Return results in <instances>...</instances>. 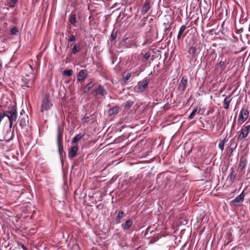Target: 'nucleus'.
<instances>
[{"label": "nucleus", "mask_w": 250, "mask_h": 250, "mask_svg": "<svg viewBox=\"0 0 250 250\" xmlns=\"http://www.w3.org/2000/svg\"><path fill=\"white\" fill-rule=\"evenodd\" d=\"M25 69L29 71V73L26 74L25 76L22 78L23 83L21 85V87L23 89H25V87H32L36 79L35 75L32 73L33 67L30 64H27L25 66Z\"/></svg>", "instance_id": "obj_1"}, {"label": "nucleus", "mask_w": 250, "mask_h": 250, "mask_svg": "<svg viewBox=\"0 0 250 250\" xmlns=\"http://www.w3.org/2000/svg\"><path fill=\"white\" fill-rule=\"evenodd\" d=\"M2 115L5 116V122L8 121L9 124L7 126L11 128L13 123L16 122L17 118V109L16 107H12L10 111H5Z\"/></svg>", "instance_id": "obj_2"}, {"label": "nucleus", "mask_w": 250, "mask_h": 250, "mask_svg": "<svg viewBox=\"0 0 250 250\" xmlns=\"http://www.w3.org/2000/svg\"><path fill=\"white\" fill-rule=\"evenodd\" d=\"M11 128L7 126V129H4L2 132H0V141L6 142L10 141L13 137V132L11 131Z\"/></svg>", "instance_id": "obj_3"}, {"label": "nucleus", "mask_w": 250, "mask_h": 250, "mask_svg": "<svg viewBox=\"0 0 250 250\" xmlns=\"http://www.w3.org/2000/svg\"><path fill=\"white\" fill-rule=\"evenodd\" d=\"M249 115V111L248 109L244 107L242 108L240 111L238 119V123H239L240 125H242L248 119Z\"/></svg>", "instance_id": "obj_4"}, {"label": "nucleus", "mask_w": 250, "mask_h": 250, "mask_svg": "<svg viewBox=\"0 0 250 250\" xmlns=\"http://www.w3.org/2000/svg\"><path fill=\"white\" fill-rule=\"evenodd\" d=\"M250 132V125H243L238 135V139L243 140L248 137Z\"/></svg>", "instance_id": "obj_5"}, {"label": "nucleus", "mask_w": 250, "mask_h": 250, "mask_svg": "<svg viewBox=\"0 0 250 250\" xmlns=\"http://www.w3.org/2000/svg\"><path fill=\"white\" fill-rule=\"evenodd\" d=\"M92 93L95 96L100 95L103 97H105L107 94V91L103 85L99 84L97 87L92 91Z\"/></svg>", "instance_id": "obj_6"}, {"label": "nucleus", "mask_w": 250, "mask_h": 250, "mask_svg": "<svg viewBox=\"0 0 250 250\" xmlns=\"http://www.w3.org/2000/svg\"><path fill=\"white\" fill-rule=\"evenodd\" d=\"M52 106V104L49 101L48 98L46 96L44 97L42 101V112L49 109Z\"/></svg>", "instance_id": "obj_7"}, {"label": "nucleus", "mask_w": 250, "mask_h": 250, "mask_svg": "<svg viewBox=\"0 0 250 250\" xmlns=\"http://www.w3.org/2000/svg\"><path fill=\"white\" fill-rule=\"evenodd\" d=\"M152 3L150 0H146L141 8V13L144 15L146 14L152 7Z\"/></svg>", "instance_id": "obj_8"}, {"label": "nucleus", "mask_w": 250, "mask_h": 250, "mask_svg": "<svg viewBox=\"0 0 250 250\" xmlns=\"http://www.w3.org/2000/svg\"><path fill=\"white\" fill-rule=\"evenodd\" d=\"M188 80L187 77L183 76L181 81L178 85V89L179 91L181 92L182 93H183L186 88H187V84L188 83Z\"/></svg>", "instance_id": "obj_9"}, {"label": "nucleus", "mask_w": 250, "mask_h": 250, "mask_svg": "<svg viewBox=\"0 0 250 250\" xmlns=\"http://www.w3.org/2000/svg\"><path fill=\"white\" fill-rule=\"evenodd\" d=\"M149 80L145 79L142 82H140L138 84V92H142L144 91L148 86Z\"/></svg>", "instance_id": "obj_10"}, {"label": "nucleus", "mask_w": 250, "mask_h": 250, "mask_svg": "<svg viewBox=\"0 0 250 250\" xmlns=\"http://www.w3.org/2000/svg\"><path fill=\"white\" fill-rule=\"evenodd\" d=\"M79 147L77 145L70 147L68 150V157L70 159H73L77 154Z\"/></svg>", "instance_id": "obj_11"}, {"label": "nucleus", "mask_w": 250, "mask_h": 250, "mask_svg": "<svg viewBox=\"0 0 250 250\" xmlns=\"http://www.w3.org/2000/svg\"><path fill=\"white\" fill-rule=\"evenodd\" d=\"M29 121V117L27 114H24L22 116L19 117V122L20 126L23 128L26 125Z\"/></svg>", "instance_id": "obj_12"}, {"label": "nucleus", "mask_w": 250, "mask_h": 250, "mask_svg": "<svg viewBox=\"0 0 250 250\" xmlns=\"http://www.w3.org/2000/svg\"><path fill=\"white\" fill-rule=\"evenodd\" d=\"M244 191L243 190L242 193L234 199L231 202L233 203L235 206H239L240 204L244 201Z\"/></svg>", "instance_id": "obj_13"}, {"label": "nucleus", "mask_w": 250, "mask_h": 250, "mask_svg": "<svg viewBox=\"0 0 250 250\" xmlns=\"http://www.w3.org/2000/svg\"><path fill=\"white\" fill-rule=\"evenodd\" d=\"M87 70L86 69H83L80 71L79 72L77 80V82H83L84 81V79L87 77Z\"/></svg>", "instance_id": "obj_14"}, {"label": "nucleus", "mask_w": 250, "mask_h": 250, "mask_svg": "<svg viewBox=\"0 0 250 250\" xmlns=\"http://www.w3.org/2000/svg\"><path fill=\"white\" fill-rule=\"evenodd\" d=\"M233 94V92H232L229 95L227 96L225 98V99L223 101V104H224L223 106L225 109H228L229 108V104L232 100V98H231V97L232 96Z\"/></svg>", "instance_id": "obj_15"}, {"label": "nucleus", "mask_w": 250, "mask_h": 250, "mask_svg": "<svg viewBox=\"0 0 250 250\" xmlns=\"http://www.w3.org/2000/svg\"><path fill=\"white\" fill-rule=\"evenodd\" d=\"M133 221L131 219L126 220L125 223L122 224L121 227L124 230L129 229L132 226Z\"/></svg>", "instance_id": "obj_16"}, {"label": "nucleus", "mask_w": 250, "mask_h": 250, "mask_svg": "<svg viewBox=\"0 0 250 250\" xmlns=\"http://www.w3.org/2000/svg\"><path fill=\"white\" fill-rule=\"evenodd\" d=\"M5 5L11 8L15 7L18 4V0H5Z\"/></svg>", "instance_id": "obj_17"}, {"label": "nucleus", "mask_w": 250, "mask_h": 250, "mask_svg": "<svg viewBox=\"0 0 250 250\" xmlns=\"http://www.w3.org/2000/svg\"><path fill=\"white\" fill-rule=\"evenodd\" d=\"M247 160L245 158H241L240 159V163L238 166V169L242 171L246 166Z\"/></svg>", "instance_id": "obj_18"}, {"label": "nucleus", "mask_w": 250, "mask_h": 250, "mask_svg": "<svg viewBox=\"0 0 250 250\" xmlns=\"http://www.w3.org/2000/svg\"><path fill=\"white\" fill-rule=\"evenodd\" d=\"M62 132L61 131L60 128H58L57 132V145L62 144Z\"/></svg>", "instance_id": "obj_19"}, {"label": "nucleus", "mask_w": 250, "mask_h": 250, "mask_svg": "<svg viewBox=\"0 0 250 250\" xmlns=\"http://www.w3.org/2000/svg\"><path fill=\"white\" fill-rule=\"evenodd\" d=\"M125 216V213L123 211L120 210L115 218V221L117 222V223H120V220Z\"/></svg>", "instance_id": "obj_20"}, {"label": "nucleus", "mask_w": 250, "mask_h": 250, "mask_svg": "<svg viewBox=\"0 0 250 250\" xmlns=\"http://www.w3.org/2000/svg\"><path fill=\"white\" fill-rule=\"evenodd\" d=\"M236 176V172L232 169H231V172L228 178V179L231 184L233 183L235 179Z\"/></svg>", "instance_id": "obj_21"}, {"label": "nucleus", "mask_w": 250, "mask_h": 250, "mask_svg": "<svg viewBox=\"0 0 250 250\" xmlns=\"http://www.w3.org/2000/svg\"><path fill=\"white\" fill-rule=\"evenodd\" d=\"M119 108L118 106H114L112 107V108H110L108 110V114L109 115H116L117 114V113L119 111Z\"/></svg>", "instance_id": "obj_22"}, {"label": "nucleus", "mask_w": 250, "mask_h": 250, "mask_svg": "<svg viewBox=\"0 0 250 250\" xmlns=\"http://www.w3.org/2000/svg\"><path fill=\"white\" fill-rule=\"evenodd\" d=\"M94 85L95 84L92 81H90L89 83L86 85L84 92L85 93L89 92Z\"/></svg>", "instance_id": "obj_23"}, {"label": "nucleus", "mask_w": 250, "mask_h": 250, "mask_svg": "<svg viewBox=\"0 0 250 250\" xmlns=\"http://www.w3.org/2000/svg\"><path fill=\"white\" fill-rule=\"evenodd\" d=\"M69 22L70 24L75 25L76 23V14H71L69 17Z\"/></svg>", "instance_id": "obj_24"}, {"label": "nucleus", "mask_w": 250, "mask_h": 250, "mask_svg": "<svg viewBox=\"0 0 250 250\" xmlns=\"http://www.w3.org/2000/svg\"><path fill=\"white\" fill-rule=\"evenodd\" d=\"M187 28V27L186 25H182L181 26V27H180V28L179 29L178 34V36H177V39H180L181 38L182 34H183L184 31L186 30Z\"/></svg>", "instance_id": "obj_25"}, {"label": "nucleus", "mask_w": 250, "mask_h": 250, "mask_svg": "<svg viewBox=\"0 0 250 250\" xmlns=\"http://www.w3.org/2000/svg\"><path fill=\"white\" fill-rule=\"evenodd\" d=\"M84 136V134H82L81 133L76 135L73 139L72 141V144H74L81 140Z\"/></svg>", "instance_id": "obj_26"}, {"label": "nucleus", "mask_w": 250, "mask_h": 250, "mask_svg": "<svg viewBox=\"0 0 250 250\" xmlns=\"http://www.w3.org/2000/svg\"><path fill=\"white\" fill-rule=\"evenodd\" d=\"M80 45L79 43H76L72 49V53L76 54L80 51Z\"/></svg>", "instance_id": "obj_27"}, {"label": "nucleus", "mask_w": 250, "mask_h": 250, "mask_svg": "<svg viewBox=\"0 0 250 250\" xmlns=\"http://www.w3.org/2000/svg\"><path fill=\"white\" fill-rule=\"evenodd\" d=\"M155 229L156 228L154 227V226L148 227L146 230V235H148L149 233L150 234L152 233L154 231V229Z\"/></svg>", "instance_id": "obj_28"}, {"label": "nucleus", "mask_w": 250, "mask_h": 250, "mask_svg": "<svg viewBox=\"0 0 250 250\" xmlns=\"http://www.w3.org/2000/svg\"><path fill=\"white\" fill-rule=\"evenodd\" d=\"M73 73V71L72 69H66L62 71V75L64 76H71L72 75Z\"/></svg>", "instance_id": "obj_29"}, {"label": "nucleus", "mask_w": 250, "mask_h": 250, "mask_svg": "<svg viewBox=\"0 0 250 250\" xmlns=\"http://www.w3.org/2000/svg\"><path fill=\"white\" fill-rule=\"evenodd\" d=\"M134 104V101H132L131 100H128L126 102L125 105V108L126 109H129L133 104Z\"/></svg>", "instance_id": "obj_30"}, {"label": "nucleus", "mask_w": 250, "mask_h": 250, "mask_svg": "<svg viewBox=\"0 0 250 250\" xmlns=\"http://www.w3.org/2000/svg\"><path fill=\"white\" fill-rule=\"evenodd\" d=\"M150 57V52L149 51L146 52L142 58V62H146Z\"/></svg>", "instance_id": "obj_31"}, {"label": "nucleus", "mask_w": 250, "mask_h": 250, "mask_svg": "<svg viewBox=\"0 0 250 250\" xmlns=\"http://www.w3.org/2000/svg\"><path fill=\"white\" fill-rule=\"evenodd\" d=\"M58 151L60 154V157L62 158L63 157V145H58Z\"/></svg>", "instance_id": "obj_32"}, {"label": "nucleus", "mask_w": 250, "mask_h": 250, "mask_svg": "<svg viewBox=\"0 0 250 250\" xmlns=\"http://www.w3.org/2000/svg\"><path fill=\"white\" fill-rule=\"evenodd\" d=\"M117 37V32L115 31V29H113L110 37V41L111 42L115 40Z\"/></svg>", "instance_id": "obj_33"}, {"label": "nucleus", "mask_w": 250, "mask_h": 250, "mask_svg": "<svg viewBox=\"0 0 250 250\" xmlns=\"http://www.w3.org/2000/svg\"><path fill=\"white\" fill-rule=\"evenodd\" d=\"M197 110H198V108H197V107H195V108L192 110V112L191 113V114H190L189 115V116H188V120H190L192 119L194 117V116H195V114H196V112H197Z\"/></svg>", "instance_id": "obj_34"}, {"label": "nucleus", "mask_w": 250, "mask_h": 250, "mask_svg": "<svg viewBox=\"0 0 250 250\" xmlns=\"http://www.w3.org/2000/svg\"><path fill=\"white\" fill-rule=\"evenodd\" d=\"M19 32V28L17 27H14L12 28L10 30V34L11 35H17L18 33Z\"/></svg>", "instance_id": "obj_35"}, {"label": "nucleus", "mask_w": 250, "mask_h": 250, "mask_svg": "<svg viewBox=\"0 0 250 250\" xmlns=\"http://www.w3.org/2000/svg\"><path fill=\"white\" fill-rule=\"evenodd\" d=\"M196 48L194 46H190L188 49V52L190 55H194L195 53Z\"/></svg>", "instance_id": "obj_36"}, {"label": "nucleus", "mask_w": 250, "mask_h": 250, "mask_svg": "<svg viewBox=\"0 0 250 250\" xmlns=\"http://www.w3.org/2000/svg\"><path fill=\"white\" fill-rule=\"evenodd\" d=\"M147 18V17H145L141 20L139 23V25L140 27H143L146 24V22Z\"/></svg>", "instance_id": "obj_37"}, {"label": "nucleus", "mask_w": 250, "mask_h": 250, "mask_svg": "<svg viewBox=\"0 0 250 250\" xmlns=\"http://www.w3.org/2000/svg\"><path fill=\"white\" fill-rule=\"evenodd\" d=\"M160 64H161L159 62L157 64H156L155 66H154V67L153 68L154 72H155V71H156V76L159 74V70L158 69V68H159Z\"/></svg>", "instance_id": "obj_38"}, {"label": "nucleus", "mask_w": 250, "mask_h": 250, "mask_svg": "<svg viewBox=\"0 0 250 250\" xmlns=\"http://www.w3.org/2000/svg\"><path fill=\"white\" fill-rule=\"evenodd\" d=\"M225 145V144L224 143H223L222 141H220V143L218 145V147L222 151H223L224 149Z\"/></svg>", "instance_id": "obj_39"}, {"label": "nucleus", "mask_w": 250, "mask_h": 250, "mask_svg": "<svg viewBox=\"0 0 250 250\" xmlns=\"http://www.w3.org/2000/svg\"><path fill=\"white\" fill-rule=\"evenodd\" d=\"M75 40H76V37L74 35H71V36L70 37V38L68 39V41L70 42H73L75 41Z\"/></svg>", "instance_id": "obj_40"}, {"label": "nucleus", "mask_w": 250, "mask_h": 250, "mask_svg": "<svg viewBox=\"0 0 250 250\" xmlns=\"http://www.w3.org/2000/svg\"><path fill=\"white\" fill-rule=\"evenodd\" d=\"M89 118V116H84V117L82 119V122H83V124H84V123H86V122H88Z\"/></svg>", "instance_id": "obj_41"}, {"label": "nucleus", "mask_w": 250, "mask_h": 250, "mask_svg": "<svg viewBox=\"0 0 250 250\" xmlns=\"http://www.w3.org/2000/svg\"><path fill=\"white\" fill-rule=\"evenodd\" d=\"M236 117H237V115H235L234 117V120H233L232 126H231V130L234 129V128L235 127V124H236Z\"/></svg>", "instance_id": "obj_42"}, {"label": "nucleus", "mask_w": 250, "mask_h": 250, "mask_svg": "<svg viewBox=\"0 0 250 250\" xmlns=\"http://www.w3.org/2000/svg\"><path fill=\"white\" fill-rule=\"evenodd\" d=\"M226 61H221L218 63V66L220 67H223L225 66Z\"/></svg>", "instance_id": "obj_43"}, {"label": "nucleus", "mask_w": 250, "mask_h": 250, "mask_svg": "<svg viewBox=\"0 0 250 250\" xmlns=\"http://www.w3.org/2000/svg\"><path fill=\"white\" fill-rule=\"evenodd\" d=\"M130 77H131L130 74V73H127L126 75L125 79V83H126L128 80H129L130 79Z\"/></svg>", "instance_id": "obj_44"}, {"label": "nucleus", "mask_w": 250, "mask_h": 250, "mask_svg": "<svg viewBox=\"0 0 250 250\" xmlns=\"http://www.w3.org/2000/svg\"><path fill=\"white\" fill-rule=\"evenodd\" d=\"M228 140H227L226 138H225L223 140H220V141H222L223 143H224V144H225V143L227 142Z\"/></svg>", "instance_id": "obj_45"}, {"label": "nucleus", "mask_w": 250, "mask_h": 250, "mask_svg": "<svg viewBox=\"0 0 250 250\" xmlns=\"http://www.w3.org/2000/svg\"><path fill=\"white\" fill-rule=\"evenodd\" d=\"M23 113H25V112H24V111L23 110H22L21 111V115H20V116H23L24 115Z\"/></svg>", "instance_id": "obj_46"}, {"label": "nucleus", "mask_w": 250, "mask_h": 250, "mask_svg": "<svg viewBox=\"0 0 250 250\" xmlns=\"http://www.w3.org/2000/svg\"><path fill=\"white\" fill-rule=\"evenodd\" d=\"M22 248H23V249H25V248H25V247L24 246H23V245L22 246Z\"/></svg>", "instance_id": "obj_47"}, {"label": "nucleus", "mask_w": 250, "mask_h": 250, "mask_svg": "<svg viewBox=\"0 0 250 250\" xmlns=\"http://www.w3.org/2000/svg\"><path fill=\"white\" fill-rule=\"evenodd\" d=\"M152 72H151L149 74V76H150V75H152Z\"/></svg>", "instance_id": "obj_48"}, {"label": "nucleus", "mask_w": 250, "mask_h": 250, "mask_svg": "<svg viewBox=\"0 0 250 250\" xmlns=\"http://www.w3.org/2000/svg\"><path fill=\"white\" fill-rule=\"evenodd\" d=\"M230 241H231V240H230L229 241H228V244L229 243Z\"/></svg>", "instance_id": "obj_49"}, {"label": "nucleus", "mask_w": 250, "mask_h": 250, "mask_svg": "<svg viewBox=\"0 0 250 250\" xmlns=\"http://www.w3.org/2000/svg\"><path fill=\"white\" fill-rule=\"evenodd\" d=\"M249 31L250 30V27H249Z\"/></svg>", "instance_id": "obj_50"}, {"label": "nucleus", "mask_w": 250, "mask_h": 250, "mask_svg": "<svg viewBox=\"0 0 250 250\" xmlns=\"http://www.w3.org/2000/svg\"><path fill=\"white\" fill-rule=\"evenodd\" d=\"M1 177V174H0V177Z\"/></svg>", "instance_id": "obj_51"}]
</instances>
